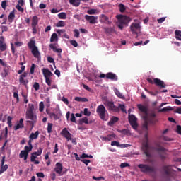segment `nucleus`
<instances>
[{
  "mask_svg": "<svg viewBox=\"0 0 181 181\" xmlns=\"http://www.w3.org/2000/svg\"><path fill=\"white\" fill-rule=\"evenodd\" d=\"M143 119L144 121L143 128H145L146 130H148V125L149 124L151 125H155V124L158 122V119H156V114L153 111L144 115L143 116Z\"/></svg>",
  "mask_w": 181,
  "mask_h": 181,
  "instance_id": "obj_1",
  "label": "nucleus"
},
{
  "mask_svg": "<svg viewBox=\"0 0 181 181\" xmlns=\"http://www.w3.org/2000/svg\"><path fill=\"white\" fill-rule=\"evenodd\" d=\"M25 118L28 120L27 122L30 124V127H31V129H33L35 127V124L37 121V116L33 112L31 113H25Z\"/></svg>",
  "mask_w": 181,
  "mask_h": 181,
  "instance_id": "obj_2",
  "label": "nucleus"
},
{
  "mask_svg": "<svg viewBox=\"0 0 181 181\" xmlns=\"http://www.w3.org/2000/svg\"><path fill=\"white\" fill-rule=\"evenodd\" d=\"M138 168H139L140 171L142 173H155V167L151 166L148 164H139L138 165Z\"/></svg>",
  "mask_w": 181,
  "mask_h": 181,
  "instance_id": "obj_3",
  "label": "nucleus"
},
{
  "mask_svg": "<svg viewBox=\"0 0 181 181\" xmlns=\"http://www.w3.org/2000/svg\"><path fill=\"white\" fill-rule=\"evenodd\" d=\"M96 112L98 115L99 116V118L102 119L103 121H106L105 119V115L107 114V109H105V107L104 105H100L97 107Z\"/></svg>",
  "mask_w": 181,
  "mask_h": 181,
  "instance_id": "obj_4",
  "label": "nucleus"
},
{
  "mask_svg": "<svg viewBox=\"0 0 181 181\" xmlns=\"http://www.w3.org/2000/svg\"><path fill=\"white\" fill-rule=\"evenodd\" d=\"M103 104L109 111H113V112H118L119 111V107L115 106L114 102L111 100H106L103 102Z\"/></svg>",
  "mask_w": 181,
  "mask_h": 181,
  "instance_id": "obj_5",
  "label": "nucleus"
},
{
  "mask_svg": "<svg viewBox=\"0 0 181 181\" xmlns=\"http://www.w3.org/2000/svg\"><path fill=\"white\" fill-rule=\"evenodd\" d=\"M147 81L150 83V84H156L158 87H160L161 88H165L166 85H165V82L159 78H154L152 80L151 78H147Z\"/></svg>",
  "mask_w": 181,
  "mask_h": 181,
  "instance_id": "obj_6",
  "label": "nucleus"
},
{
  "mask_svg": "<svg viewBox=\"0 0 181 181\" xmlns=\"http://www.w3.org/2000/svg\"><path fill=\"white\" fill-rule=\"evenodd\" d=\"M116 18L119 23H123V25H128L131 21V18L124 15H117Z\"/></svg>",
  "mask_w": 181,
  "mask_h": 181,
  "instance_id": "obj_7",
  "label": "nucleus"
},
{
  "mask_svg": "<svg viewBox=\"0 0 181 181\" xmlns=\"http://www.w3.org/2000/svg\"><path fill=\"white\" fill-rule=\"evenodd\" d=\"M137 119L134 115H129V122L132 125L133 129H136L138 128V123L136 122Z\"/></svg>",
  "mask_w": 181,
  "mask_h": 181,
  "instance_id": "obj_8",
  "label": "nucleus"
},
{
  "mask_svg": "<svg viewBox=\"0 0 181 181\" xmlns=\"http://www.w3.org/2000/svg\"><path fill=\"white\" fill-rule=\"evenodd\" d=\"M162 170L167 177H172V171H173L172 165H164L162 167Z\"/></svg>",
  "mask_w": 181,
  "mask_h": 181,
  "instance_id": "obj_9",
  "label": "nucleus"
},
{
  "mask_svg": "<svg viewBox=\"0 0 181 181\" xmlns=\"http://www.w3.org/2000/svg\"><path fill=\"white\" fill-rule=\"evenodd\" d=\"M25 77H28V73L26 72H23L21 75H20L19 83L20 84L25 86V87H28V83H29V80L25 79Z\"/></svg>",
  "mask_w": 181,
  "mask_h": 181,
  "instance_id": "obj_10",
  "label": "nucleus"
},
{
  "mask_svg": "<svg viewBox=\"0 0 181 181\" xmlns=\"http://www.w3.org/2000/svg\"><path fill=\"white\" fill-rule=\"evenodd\" d=\"M99 21L100 23H105V25H111V23H112V21H111V20H110V18L105 14H101L99 16Z\"/></svg>",
  "mask_w": 181,
  "mask_h": 181,
  "instance_id": "obj_11",
  "label": "nucleus"
},
{
  "mask_svg": "<svg viewBox=\"0 0 181 181\" xmlns=\"http://www.w3.org/2000/svg\"><path fill=\"white\" fill-rule=\"evenodd\" d=\"M141 149L146 158H151V151L149 150V144L148 142L143 144Z\"/></svg>",
  "mask_w": 181,
  "mask_h": 181,
  "instance_id": "obj_12",
  "label": "nucleus"
},
{
  "mask_svg": "<svg viewBox=\"0 0 181 181\" xmlns=\"http://www.w3.org/2000/svg\"><path fill=\"white\" fill-rule=\"evenodd\" d=\"M85 19H86V21L89 22V23H90L92 25H95V23H97V19H98V18L95 17L94 16L86 15Z\"/></svg>",
  "mask_w": 181,
  "mask_h": 181,
  "instance_id": "obj_13",
  "label": "nucleus"
},
{
  "mask_svg": "<svg viewBox=\"0 0 181 181\" xmlns=\"http://www.w3.org/2000/svg\"><path fill=\"white\" fill-rule=\"evenodd\" d=\"M61 135L64 136L67 141H70L71 139V134L69 132V130H67V128H64L61 132Z\"/></svg>",
  "mask_w": 181,
  "mask_h": 181,
  "instance_id": "obj_14",
  "label": "nucleus"
},
{
  "mask_svg": "<svg viewBox=\"0 0 181 181\" xmlns=\"http://www.w3.org/2000/svg\"><path fill=\"white\" fill-rule=\"evenodd\" d=\"M54 172L57 173V175H60L61 176L63 175V165L61 163H57L54 168Z\"/></svg>",
  "mask_w": 181,
  "mask_h": 181,
  "instance_id": "obj_15",
  "label": "nucleus"
},
{
  "mask_svg": "<svg viewBox=\"0 0 181 181\" xmlns=\"http://www.w3.org/2000/svg\"><path fill=\"white\" fill-rule=\"evenodd\" d=\"M4 163H5V156H3L2 159H1L0 175H2V173H4V172H6V170H8V165L7 164L4 165Z\"/></svg>",
  "mask_w": 181,
  "mask_h": 181,
  "instance_id": "obj_16",
  "label": "nucleus"
},
{
  "mask_svg": "<svg viewBox=\"0 0 181 181\" xmlns=\"http://www.w3.org/2000/svg\"><path fill=\"white\" fill-rule=\"evenodd\" d=\"M106 78L107 80H112L113 81H117V80H118V76H117V74L112 72H108L107 74H106Z\"/></svg>",
  "mask_w": 181,
  "mask_h": 181,
  "instance_id": "obj_17",
  "label": "nucleus"
},
{
  "mask_svg": "<svg viewBox=\"0 0 181 181\" xmlns=\"http://www.w3.org/2000/svg\"><path fill=\"white\" fill-rule=\"evenodd\" d=\"M42 71L45 78H49L53 76V73H52V71L47 69L43 68Z\"/></svg>",
  "mask_w": 181,
  "mask_h": 181,
  "instance_id": "obj_18",
  "label": "nucleus"
},
{
  "mask_svg": "<svg viewBox=\"0 0 181 181\" xmlns=\"http://www.w3.org/2000/svg\"><path fill=\"white\" fill-rule=\"evenodd\" d=\"M47 114L49 115V117H50V118H54V119L57 121V119L60 118L59 115H62V112L60 111V109H59L58 115H56L54 112H50L47 110Z\"/></svg>",
  "mask_w": 181,
  "mask_h": 181,
  "instance_id": "obj_19",
  "label": "nucleus"
},
{
  "mask_svg": "<svg viewBox=\"0 0 181 181\" xmlns=\"http://www.w3.org/2000/svg\"><path fill=\"white\" fill-rule=\"evenodd\" d=\"M31 53L35 59H37L38 60L40 59V52H39V49L37 47L33 48L31 49Z\"/></svg>",
  "mask_w": 181,
  "mask_h": 181,
  "instance_id": "obj_20",
  "label": "nucleus"
},
{
  "mask_svg": "<svg viewBox=\"0 0 181 181\" xmlns=\"http://www.w3.org/2000/svg\"><path fill=\"white\" fill-rule=\"evenodd\" d=\"M140 28L141 25H139V23H133L130 26V29L132 31V33H136V35L138 33H136V30Z\"/></svg>",
  "mask_w": 181,
  "mask_h": 181,
  "instance_id": "obj_21",
  "label": "nucleus"
},
{
  "mask_svg": "<svg viewBox=\"0 0 181 181\" xmlns=\"http://www.w3.org/2000/svg\"><path fill=\"white\" fill-rule=\"evenodd\" d=\"M137 108L141 111V112H144V115H146L148 112V107L146 106L143 105L142 104H139L137 105Z\"/></svg>",
  "mask_w": 181,
  "mask_h": 181,
  "instance_id": "obj_22",
  "label": "nucleus"
},
{
  "mask_svg": "<svg viewBox=\"0 0 181 181\" xmlns=\"http://www.w3.org/2000/svg\"><path fill=\"white\" fill-rule=\"evenodd\" d=\"M24 127L25 125L23 124V118H21L17 125L14 127V130L18 131V129L24 128Z\"/></svg>",
  "mask_w": 181,
  "mask_h": 181,
  "instance_id": "obj_23",
  "label": "nucleus"
},
{
  "mask_svg": "<svg viewBox=\"0 0 181 181\" xmlns=\"http://www.w3.org/2000/svg\"><path fill=\"white\" fill-rule=\"evenodd\" d=\"M103 30L106 35H111L112 33H115V29L114 28L104 27Z\"/></svg>",
  "mask_w": 181,
  "mask_h": 181,
  "instance_id": "obj_24",
  "label": "nucleus"
},
{
  "mask_svg": "<svg viewBox=\"0 0 181 181\" xmlns=\"http://www.w3.org/2000/svg\"><path fill=\"white\" fill-rule=\"evenodd\" d=\"M93 122L92 121H88V118H87L86 117H83L81 119H79V125H83V124H92Z\"/></svg>",
  "mask_w": 181,
  "mask_h": 181,
  "instance_id": "obj_25",
  "label": "nucleus"
},
{
  "mask_svg": "<svg viewBox=\"0 0 181 181\" xmlns=\"http://www.w3.org/2000/svg\"><path fill=\"white\" fill-rule=\"evenodd\" d=\"M116 137H117V135L115 133H113L111 134H108L107 136L103 137V141H112L114 138H116Z\"/></svg>",
  "mask_w": 181,
  "mask_h": 181,
  "instance_id": "obj_26",
  "label": "nucleus"
},
{
  "mask_svg": "<svg viewBox=\"0 0 181 181\" xmlns=\"http://www.w3.org/2000/svg\"><path fill=\"white\" fill-rule=\"evenodd\" d=\"M38 137H39V131H36L35 133L30 134L29 136V139H31L32 141H33V139H37Z\"/></svg>",
  "mask_w": 181,
  "mask_h": 181,
  "instance_id": "obj_27",
  "label": "nucleus"
},
{
  "mask_svg": "<svg viewBox=\"0 0 181 181\" xmlns=\"http://www.w3.org/2000/svg\"><path fill=\"white\" fill-rule=\"evenodd\" d=\"M49 47L52 49L53 52H55V53H62V48H57V47L54 46L53 44H50Z\"/></svg>",
  "mask_w": 181,
  "mask_h": 181,
  "instance_id": "obj_28",
  "label": "nucleus"
},
{
  "mask_svg": "<svg viewBox=\"0 0 181 181\" xmlns=\"http://www.w3.org/2000/svg\"><path fill=\"white\" fill-rule=\"evenodd\" d=\"M114 91L117 97H118L119 98H121L122 100H125V96L122 93H121V92H119L118 89L115 88Z\"/></svg>",
  "mask_w": 181,
  "mask_h": 181,
  "instance_id": "obj_29",
  "label": "nucleus"
},
{
  "mask_svg": "<svg viewBox=\"0 0 181 181\" xmlns=\"http://www.w3.org/2000/svg\"><path fill=\"white\" fill-rule=\"evenodd\" d=\"M119 119L118 117L113 116L111 118L110 121L108 122V125H110V126L114 125L115 122H118Z\"/></svg>",
  "mask_w": 181,
  "mask_h": 181,
  "instance_id": "obj_30",
  "label": "nucleus"
},
{
  "mask_svg": "<svg viewBox=\"0 0 181 181\" xmlns=\"http://www.w3.org/2000/svg\"><path fill=\"white\" fill-rule=\"evenodd\" d=\"M28 46L29 49H31V50H33V49H35V47H36V42L33 40H31L28 43Z\"/></svg>",
  "mask_w": 181,
  "mask_h": 181,
  "instance_id": "obj_31",
  "label": "nucleus"
},
{
  "mask_svg": "<svg viewBox=\"0 0 181 181\" xmlns=\"http://www.w3.org/2000/svg\"><path fill=\"white\" fill-rule=\"evenodd\" d=\"M38 23H39V19L37 18V16H33L32 19L31 26H37Z\"/></svg>",
  "mask_w": 181,
  "mask_h": 181,
  "instance_id": "obj_32",
  "label": "nucleus"
},
{
  "mask_svg": "<svg viewBox=\"0 0 181 181\" xmlns=\"http://www.w3.org/2000/svg\"><path fill=\"white\" fill-rule=\"evenodd\" d=\"M174 108L170 107V106H168V107H165L163 109H160L158 110V112H166V111H173Z\"/></svg>",
  "mask_w": 181,
  "mask_h": 181,
  "instance_id": "obj_33",
  "label": "nucleus"
},
{
  "mask_svg": "<svg viewBox=\"0 0 181 181\" xmlns=\"http://www.w3.org/2000/svg\"><path fill=\"white\" fill-rule=\"evenodd\" d=\"M8 19V22L11 23L13 22V20L15 19V11H13L9 13Z\"/></svg>",
  "mask_w": 181,
  "mask_h": 181,
  "instance_id": "obj_34",
  "label": "nucleus"
},
{
  "mask_svg": "<svg viewBox=\"0 0 181 181\" xmlns=\"http://www.w3.org/2000/svg\"><path fill=\"white\" fill-rule=\"evenodd\" d=\"M36 158H37V156H35V154H33V153H31V158H30V161L31 162H34L35 165H39V163H40V162H39V160H36Z\"/></svg>",
  "mask_w": 181,
  "mask_h": 181,
  "instance_id": "obj_35",
  "label": "nucleus"
},
{
  "mask_svg": "<svg viewBox=\"0 0 181 181\" xmlns=\"http://www.w3.org/2000/svg\"><path fill=\"white\" fill-rule=\"evenodd\" d=\"M57 40H59V37L57 36V33H54L51 36L50 42H57Z\"/></svg>",
  "mask_w": 181,
  "mask_h": 181,
  "instance_id": "obj_36",
  "label": "nucleus"
},
{
  "mask_svg": "<svg viewBox=\"0 0 181 181\" xmlns=\"http://www.w3.org/2000/svg\"><path fill=\"white\" fill-rule=\"evenodd\" d=\"M33 110H35V105H33V104H32V103H29L26 113L33 112Z\"/></svg>",
  "mask_w": 181,
  "mask_h": 181,
  "instance_id": "obj_37",
  "label": "nucleus"
},
{
  "mask_svg": "<svg viewBox=\"0 0 181 181\" xmlns=\"http://www.w3.org/2000/svg\"><path fill=\"white\" fill-rule=\"evenodd\" d=\"M75 101H78L81 103H87L88 101V99H87V98L76 97Z\"/></svg>",
  "mask_w": 181,
  "mask_h": 181,
  "instance_id": "obj_38",
  "label": "nucleus"
},
{
  "mask_svg": "<svg viewBox=\"0 0 181 181\" xmlns=\"http://www.w3.org/2000/svg\"><path fill=\"white\" fill-rule=\"evenodd\" d=\"M0 50L1 52H5L6 50V44L2 40H0Z\"/></svg>",
  "mask_w": 181,
  "mask_h": 181,
  "instance_id": "obj_39",
  "label": "nucleus"
},
{
  "mask_svg": "<svg viewBox=\"0 0 181 181\" xmlns=\"http://www.w3.org/2000/svg\"><path fill=\"white\" fill-rule=\"evenodd\" d=\"M66 26V23L64 21H59L56 23L57 28H64Z\"/></svg>",
  "mask_w": 181,
  "mask_h": 181,
  "instance_id": "obj_40",
  "label": "nucleus"
},
{
  "mask_svg": "<svg viewBox=\"0 0 181 181\" xmlns=\"http://www.w3.org/2000/svg\"><path fill=\"white\" fill-rule=\"evenodd\" d=\"M69 3L71 5H73V6H80V2H78V0H69Z\"/></svg>",
  "mask_w": 181,
  "mask_h": 181,
  "instance_id": "obj_41",
  "label": "nucleus"
},
{
  "mask_svg": "<svg viewBox=\"0 0 181 181\" xmlns=\"http://www.w3.org/2000/svg\"><path fill=\"white\" fill-rule=\"evenodd\" d=\"M175 39L181 41V31L179 30H175Z\"/></svg>",
  "mask_w": 181,
  "mask_h": 181,
  "instance_id": "obj_42",
  "label": "nucleus"
},
{
  "mask_svg": "<svg viewBox=\"0 0 181 181\" xmlns=\"http://www.w3.org/2000/svg\"><path fill=\"white\" fill-rule=\"evenodd\" d=\"M25 156H29V153L25 151L24 150H22L19 154V158L22 159V158Z\"/></svg>",
  "mask_w": 181,
  "mask_h": 181,
  "instance_id": "obj_43",
  "label": "nucleus"
},
{
  "mask_svg": "<svg viewBox=\"0 0 181 181\" xmlns=\"http://www.w3.org/2000/svg\"><path fill=\"white\" fill-rule=\"evenodd\" d=\"M58 18L59 19H66L67 15L66 14V13L62 12L58 14Z\"/></svg>",
  "mask_w": 181,
  "mask_h": 181,
  "instance_id": "obj_44",
  "label": "nucleus"
},
{
  "mask_svg": "<svg viewBox=\"0 0 181 181\" xmlns=\"http://www.w3.org/2000/svg\"><path fill=\"white\" fill-rule=\"evenodd\" d=\"M158 153H162L163 152H165L166 151V148H165L163 146H158L156 149Z\"/></svg>",
  "mask_w": 181,
  "mask_h": 181,
  "instance_id": "obj_45",
  "label": "nucleus"
},
{
  "mask_svg": "<svg viewBox=\"0 0 181 181\" xmlns=\"http://www.w3.org/2000/svg\"><path fill=\"white\" fill-rule=\"evenodd\" d=\"M119 132H120V134H124V135H131V132L128 129L119 130Z\"/></svg>",
  "mask_w": 181,
  "mask_h": 181,
  "instance_id": "obj_46",
  "label": "nucleus"
},
{
  "mask_svg": "<svg viewBox=\"0 0 181 181\" xmlns=\"http://www.w3.org/2000/svg\"><path fill=\"white\" fill-rule=\"evenodd\" d=\"M119 11L122 13L126 11L125 6L122 4H119Z\"/></svg>",
  "mask_w": 181,
  "mask_h": 181,
  "instance_id": "obj_47",
  "label": "nucleus"
},
{
  "mask_svg": "<svg viewBox=\"0 0 181 181\" xmlns=\"http://www.w3.org/2000/svg\"><path fill=\"white\" fill-rule=\"evenodd\" d=\"M43 110H45V104L43 103V102H40L39 104L40 112H43Z\"/></svg>",
  "mask_w": 181,
  "mask_h": 181,
  "instance_id": "obj_48",
  "label": "nucleus"
},
{
  "mask_svg": "<svg viewBox=\"0 0 181 181\" xmlns=\"http://www.w3.org/2000/svg\"><path fill=\"white\" fill-rule=\"evenodd\" d=\"M158 155L162 160H165V159H166V153H165V151L163 153H159Z\"/></svg>",
  "mask_w": 181,
  "mask_h": 181,
  "instance_id": "obj_49",
  "label": "nucleus"
},
{
  "mask_svg": "<svg viewBox=\"0 0 181 181\" xmlns=\"http://www.w3.org/2000/svg\"><path fill=\"white\" fill-rule=\"evenodd\" d=\"M83 115H86V117H90V115H91V112H90L88 109L85 108L83 110Z\"/></svg>",
  "mask_w": 181,
  "mask_h": 181,
  "instance_id": "obj_50",
  "label": "nucleus"
},
{
  "mask_svg": "<svg viewBox=\"0 0 181 181\" xmlns=\"http://www.w3.org/2000/svg\"><path fill=\"white\" fill-rule=\"evenodd\" d=\"M52 128H53V124L52 123H48V126H47V132H48V134H52Z\"/></svg>",
  "mask_w": 181,
  "mask_h": 181,
  "instance_id": "obj_51",
  "label": "nucleus"
},
{
  "mask_svg": "<svg viewBox=\"0 0 181 181\" xmlns=\"http://www.w3.org/2000/svg\"><path fill=\"white\" fill-rule=\"evenodd\" d=\"M42 148H40L38 150H37V152H33V155H35V156H40V155H42Z\"/></svg>",
  "mask_w": 181,
  "mask_h": 181,
  "instance_id": "obj_52",
  "label": "nucleus"
},
{
  "mask_svg": "<svg viewBox=\"0 0 181 181\" xmlns=\"http://www.w3.org/2000/svg\"><path fill=\"white\" fill-rule=\"evenodd\" d=\"M118 108H119V110L120 108V110H121V111H122V112L127 113V110H125V105L119 104Z\"/></svg>",
  "mask_w": 181,
  "mask_h": 181,
  "instance_id": "obj_53",
  "label": "nucleus"
},
{
  "mask_svg": "<svg viewBox=\"0 0 181 181\" xmlns=\"http://www.w3.org/2000/svg\"><path fill=\"white\" fill-rule=\"evenodd\" d=\"M16 8L19 12H21L22 13H23V12H25V9H23V8H22V6H21V5H19V4H17Z\"/></svg>",
  "mask_w": 181,
  "mask_h": 181,
  "instance_id": "obj_54",
  "label": "nucleus"
},
{
  "mask_svg": "<svg viewBox=\"0 0 181 181\" xmlns=\"http://www.w3.org/2000/svg\"><path fill=\"white\" fill-rule=\"evenodd\" d=\"M92 179H93V180H97V181H100V180H105V178H104V177H95V176H93Z\"/></svg>",
  "mask_w": 181,
  "mask_h": 181,
  "instance_id": "obj_55",
  "label": "nucleus"
},
{
  "mask_svg": "<svg viewBox=\"0 0 181 181\" xmlns=\"http://www.w3.org/2000/svg\"><path fill=\"white\" fill-rule=\"evenodd\" d=\"M86 158H90V159L93 158V156L91 155H87L86 153H83L81 156V159H86Z\"/></svg>",
  "mask_w": 181,
  "mask_h": 181,
  "instance_id": "obj_56",
  "label": "nucleus"
},
{
  "mask_svg": "<svg viewBox=\"0 0 181 181\" xmlns=\"http://www.w3.org/2000/svg\"><path fill=\"white\" fill-rule=\"evenodd\" d=\"M33 88H35V90L36 91H37L38 90L40 89V85H39V83L35 82V83H34V85H33Z\"/></svg>",
  "mask_w": 181,
  "mask_h": 181,
  "instance_id": "obj_57",
  "label": "nucleus"
},
{
  "mask_svg": "<svg viewBox=\"0 0 181 181\" xmlns=\"http://www.w3.org/2000/svg\"><path fill=\"white\" fill-rule=\"evenodd\" d=\"M7 124H8V127H12V117L11 116H8L7 118Z\"/></svg>",
  "mask_w": 181,
  "mask_h": 181,
  "instance_id": "obj_58",
  "label": "nucleus"
},
{
  "mask_svg": "<svg viewBox=\"0 0 181 181\" xmlns=\"http://www.w3.org/2000/svg\"><path fill=\"white\" fill-rule=\"evenodd\" d=\"M6 4H8V1L5 0L1 2V8H3L4 10L6 9Z\"/></svg>",
  "mask_w": 181,
  "mask_h": 181,
  "instance_id": "obj_59",
  "label": "nucleus"
},
{
  "mask_svg": "<svg viewBox=\"0 0 181 181\" xmlns=\"http://www.w3.org/2000/svg\"><path fill=\"white\" fill-rule=\"evenodd\" d=\"M70 43L74 46V47H77V46H78V43H77V41L74 40H71Z\"/></svg>",
  "mask_w": 181,
  "mask_h": 181,
  "instance_id": "obj_60",
  "label": "nucleus"
},
{
  "mask_svg": "<svg viewBox=\"0 0 181 181\" xmlns=\"http://www.w3.org/2000/svg\"><path fill=\"white\" fill-rule=\"evenodd\" d=\"M111 146H117V148L119 147V146H121L119 145V142H118V141H112V142H111Z\"/></svg>",
  "mask_w": 181,
  "mask_h": 181,
  "instance_id": "obj_61",
  "label": "nucleus"
},
{
  "mask_svg": "<svg viewBox=\"0 0 181 181\" xmlns=\"http://www.w3.org/2000/svg\"><path fill=\"white\" fill-rule=\"evenodd\" d=\"M70 121L71 122H74L76 124V116L74 115V113H71V119H70Z\"/></svg>",
  "mask_w": 181,
  "mask_h": 181,
  "instance_id": "obj_62",
  "label": "nucleus"
},
{
  "mask_svg": "<svg viewBox=\"0 0 181 181\" xmlns=\"http://www.w3.org/2000/svg\"><path fill=\"white\" fill-rule=\"evenodd\" d=\"M128 166H129V165L128 164V163H122L120 164V168L122 169H124V168H128Z\"/></svg>",
  "mask_w": 181,
  "mask_h": 181,
  "instance_id": "obj_63",
  "label": "nucleus"
},
{
  "mask_svg": "<svg viewBox=\"0 0 181 181\" xmlns=\"http://www.w3.org/2000/svg\"><path fill=\"white\" fill-rule=\"evenodd\" d=\"M177 132L181 135V126L180 125H177Z\"/></svg>",
  "mask_w": 181,
  "mask_h": 181,
  "instance_id": "obj_64",
  "label": "nucleus"
}]
</instances>
